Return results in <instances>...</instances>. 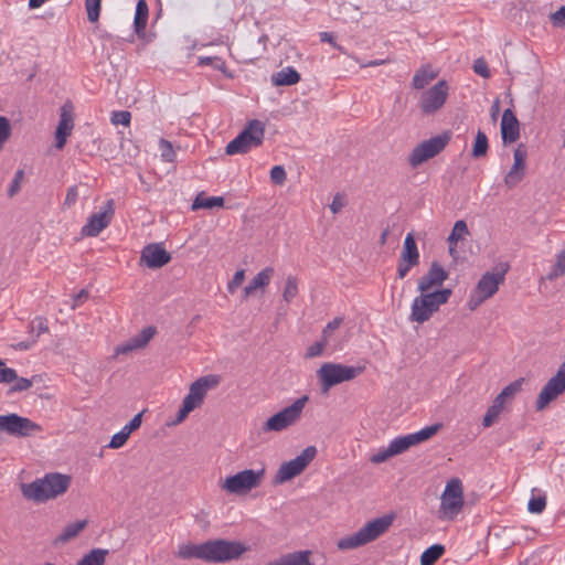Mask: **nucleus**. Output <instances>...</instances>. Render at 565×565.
I'll use <instances>...</instances> for the list:
<instances>
[{"instance_id":"20e7f679","label":"nucleus","mask_w":565,"mask_h":565,"mask_svg":"<svg viewBox=\"0 0 565 565\" xmlns=\"http://www.w3.org/2000/svg\"><path fill=\"white\" fill-rule=\"evenodd\" d=\"M221 377L215 374L201 376L194 381L189 388V393L182 401V405L177 415V422H182L189 413L203 404L204 397L209 390L218 386Z\"/></svg>"},{"instance_id":"0e129e2a","label":"nucleus","mask_w":565,"mask_h":565,"mask_svg":"<svg viewBox=\"0 0 565 565\" xmlns=\"http://www.w3.org/2000/svg\"><path fill=\"white\" fill-rule=\"evenodd\" d=\"M127 440L128 439L126 437H124V434H120L118 431L117 434H115L111 437V439H110L109 444L107 445V447H109L111 449H118V448L122 447L126 444Z\"/></svg>"},{"instance_id":"423d86ee","label":"nucleus","mask_w":565,"mask_h":565,"mask_svg":"<svg viewBox=\"0 0 565 565\" xmlns=\"http://www.w3.org/2000/svg\"><path fill=\"white\" fill-rule=\"evenodd\" d=\"M363 371V366H349L340 363L327 362L317 370V377L322 392L327 393L331 387L355 379Z\"/></svg>"},{"instance_id":"a19ab883","label":"nucleus","mask_w":565,"mask_h":565,"mask_svg":"<svg viewBox=\"0 0 565 565\" xmlns=\"http://www.w3.org/2000/svg\"><path fill=\"white\" fill-rule=\"evenodd\" d=\"M565 274V249L562 250L557 257L553 269L547 274L548 280H554Z\"/></svg>"},{"instance_id":"58836bf2","label":"nucleus","mask_w":565,"mask_h":565,"mask_svg":"<svg viewBox=\"0 0 565 565\" xmlns=\"http://www.w3.org/2000/svg\"><path fill=\"white\" fill-rule=\"evenodd\" d=\"M298 280L295 276H288L286 279L282 298L286 302H291L298 295Z\"/></svg>"},{"instance_id":"4d7b16f0","label":"nucleus","mask_w":565,"mask_h":565,"mask_svg":"<svg viewBox=\"0 0 565 565\" xmlns=\"http://www.w3.org/2000/svg\"><path fill=\"white\" fill-rule=\"evenodd\" d=\"M244 277H245L244 269H239L234 274L232 280H230L227 284V290L230 294H233L236 290V288L242 285Z\"/></svg>"},{"instance_id":"5fc2aeb1","label":"nucleus","mask_w":565,"mask_h":565,"mask_svg":"<svg viewBox=\"0 0 565 565\" xmlns=\"http://www.w3.org/2000/svg\"><path fill=\"white\" fill-rule=\"evenodd\" d=\"M23 177H24V172L23 170H18L14 174V178L11 182V185L8 190V195L10 198H12L13 195H15L19 191H20V188H21V182L23 180Z\"/></svg>"},{"instance_id":"680f3d73","label":"nucleus","mask_w":565,"mask_h":565,"mask_svg":"<svg viewBox=\"0 0 565 565\" xmlns=\"http://www.w3.org/2000/svg\"><path fill=\"white\" fill-rule=\"evenodd\" d=\"M141 0H137L136 3V11H135V19H134V26L137 35L141 34Z\"/></svg>"},{"instance_id":"603ef678","label":"nucleus","mask_w":565,"mask_h":565,"mask_svg":"<svg viewBox=\"0 0 565 565\" xmlns=\"http://www.w3.org/2000/svg\"><path fill=\"white\" fill-rule=\"evenodd\" d=\"M36 330V338L40 337V334L49 332L47 321L43 317H36L31 322V332H34Z\"/></svg>"},{"instance_id":"6e6d98bb","label":"nucleus","mask_w":565,"mask_h":565,"mask_svg":"<svg viewBox=\"0 0 565 565\" xmlns=\"http://www.w3.org/2000/svg\"><path fill=\"white\" fill-rule=\"evenodd\" d=\"M473 71L476 74L482 76L483 78H489L491 75L487 62L481 57L475 61Z\"/></svg>"},{"instance_id":"f704fd0d","label":"nucleus","mask_w":565,"mask_h":565,"mask_svg":"<svg viewBox=\"0 0 565 565\" xmlns=\"http://www.w3.org/2000/svg\"><path fill=\"white\" fill-rule=\"evenodd\" d=\"M488 149H489V142H488L487 135L483 131L478 130L477 135H476L475 143L472 147L471 156L473 158L484 157L488 152Z\"/></svg>"},{"instance_id":"1a4fd4ad","label":"nucleus","mask_w":565,"mask_h":565,"mask_svg":"<svg viewBox=\"0 0 565 565\" xmlns=\"http://www.w3.org/2000/svg\"><path fill=\"white\" fill-rule=\"evenodd\" d=\"M205 561L224 563L241 557L246 552V546L241 542L226 540H213L205 542Z\"/></svg>"},{"instance_id":"e433bc0d","label":"nucleus","mask_w":565,"mask_h":565,"mask_svg":"<svg viewBox=\"0 0 565 565\" xmlns=\"http://www.w3.org/2000/svg\"><path fill=\"white\" fill-rule=\"evenodd\" d=\"M158 148H159L160 158L162 161L169 162V163H173L175 161L177 153L173 149L172 143L169 140H167L164 138H160Z\"/></svg>"},{"instance_id":"3c124183","label":"nucleus","mask_w":565,"mask_h":565,"mask_svg":"<svg viewBox=\"0 0 565 565\" xmlns=\"http://www.w3.org/2000/svg\"><path fill=\"white\" fill-rule=\"evenodd\" d=\"M395 456L391 446L388 445L386 448L380 449L376 454L372 455L371 462L372 463H382L390 459L391 457Z\"/></svg>"},{"instance_id":"49530a36","label":"nucleus","mask_w":565,"mask_h":565,"mask_svg":"<svg viewBox=\"0 0 565 565\" xmlns=\"http://www.w3.org/2000/svg\"><path fill=\"white\" fill-rule=\"evenodd\" d=\"M100 1L102 0H86L85 1L87 18L90 22H96L99 18Z\"/></svg>"},{"instance_id":"9d476101","label":"nucleus","mask_w":565,"mask_h":565,"mask_svg":"<svg viewBox=\"0 0 565 565\" xmlns=\"http://www.w3.org/2000/svg\"><path fill=\"white\" fill-rule=\"evenodd\" d=\"M450 141V132H443L418 143L409 153L408 163L417 168L428 159L439 154Z\"/></svg>"},{"instance_id":"c756f323","label":"nucleus","mask_w":565,"mask_h":565,"mask_svg":"<svg viewBox=\"0 0 565 565\" xmlns=\"http://www.w3.org/2000/svg\"><path fill=\"white\" fill-rule=\"evenodd\" d=\"M223 205L224 199L222 196H205L204 193H200L193 201L191 209L196 211L200 209H213Z\"/></svg>"},{"instance_id":"4c0bfd02","label":"nucleus","mask_w":565,"mask_h":565,"mask_svg":"<svg viewBox=\"0 0 565 565\" xmlns=\"http://www.w3.org/2000/svg\"><path fill=\"white\" fill-rule=\"evenodd\" d=\"M469 234L467 223L463 220H458L454 227L451 233L449 234L447 242L448 243H457L461 239H463Z\"/></svg>"},{"instance_id":"f8f14e48","label":"nucleus","mask_w":565,"mask_h":565,"mask_svg":"<svg viewBox=\"0 0 565 565\" xmlns=\"http://www.w3.org/2000/svg\"><path fill=\"white\" fill-rule=\"evenodd\" d=\"M265 476V469H246L230 476L223 483V489L228 493L241 494L260 486Z\"/></svg>"},{"instance_id":"c03bdc74","label":"nucleus","mask_w":565,"mask_h":565,"mask_svg":"<svg viewBox=\"0 0 565 565\" xmlns=\"http://www.w3.org/2000/svg\"><path fill=\"white\" fill-rule=\"evenodd\" d=\"M546 507V497L545 495H539V497H532L527 503V510L531 513L540 514L544 511Z\"/></svg>"},{"instance_id":"f03ea898","label":"nucleus","mask_w":565,"mask_h":565,"mask_svg":"<svg viewBox=\"0 0 565 565\" xmlns=\"http://www.w3.org/2000/svg\"><path fill=\"white\" fill-rule=\"evenodd\" d=\"M393 521V514H385L367 522L355 533L339 540V550H352L375 541L390 529Z\"/></svg>"},{"instance_id":"774afa93","label":"nucleus","mask_w":565,"mask_h":565,"mask_svg":"<svg viewBox=\"0 0 565 565\" xmlns=\"http://www.w3.org/2000/svg\"><path fill=\"white\" fill-rule=\"evenodd\" d=\"M484 300H487L486 298H483L481 295L479 294H473L469 301H468V307L470 310H475L477 307H479Z\"/></svg>"},{"instance_id":"412c9836","label":"nucleus","mask_w":565,"mask_h":565,"mask_svg":"<svg viewBox=\"0 0 565 565\" xmlns=\"http://www.w3.org/2000/svg\"><path fill=\"white\" fill-rule=\"evenodd\" d=\"M448 279V271L438 263L433 262L428 271L418 280L417 289L419 292H430L435 287H439Z\"/></svg>"},{"instance_id":"bb28decb","label":"nucleus","mask_w":565,"mask_h":565,"mask_svg":"<svg viewBox=\"0 0 565 565\" xmlns=\"http://www.w3.org/2000/svg\"><path fill=\"white\" fill-rule=\"evenodd\" d=\"M399 257L408 264H419L420 255L413 233L406 235Z\"/></svg>"},{"instance_id":"de8ad7c7","label":"nucleus","mask_w":565,"mask_h":565,"mask_svg":"<svg viewBox=\"0 0 565 565\" xmlns=\"http://www.w3.org/2000/svg\"><path fill=\"white\" fill-rule=\"evenodd\" d=\"M200 65H210L215 70L225 72L226 65L225 62L218 56H201L199 57Z\"/></svg>"},{"instance_id":"5701e85b","label":"nucleus","mask_w":565,"mask_h":565,"mask_svg":"<svg viewBox=\"0 0 565 565\" xmlns=\"http://www.w3.org/2000/svg\"><path fill=\"white\" fill-rule=\"evenodd\" d=\"M501 137L504 143L515 142L520 138V124L510 108H507L502 115Z\"/></svg>"},{"instance_id":"393cba45","label":"nucleus","mask_w":565,"mask_h":565,"mask_svg":"<svg viewBox=\"0 0 565 565\" xmlns=\"http://www.w3.org/2000/svg\"><path fill=\"white\" fill-rule=\"evenodd\" d=\"M87 525L86 520L76 521L67 524L64 530L54 539V545H63L71 540L75 539L81 531H83Z\"/></svg>"},{"instance_id":"7ed1b4c3","label":"nucleus","mask_w":565,"mask_h":565,"mask_svg":"<svg viewBox=\"0 0 565 565\" xmlns=\"http://www.w3.org/2000/svg\"><path fill=\"white\" fill-rule=\"evenodd\" d=\"M452 290L444 288L431 292H420L415 297L411 307L409 320L412 322L424 323L439 310L441 305L448 302Z\"/></svg>"},{"instance_id":"f257e3e1","label":"nucleus","mask_w":565,"mask_h":565,"mask_svg":"<svg viewBox=\"0 0 565 565\" xmlns=\"http://www.w3.org/2000/svg\"><path fill=\"white\" fill-rule=\"evenodd\" d=\"M71 484V477L57 472L46 473L43 478L21 484V492L28 500L45 502L65 493Z\"/></svg>"},{"instance_id":"e2e57ef3","label":"nucleus","mask_w":565,"mask_h":565,"mask_svg":"<svg viewBox=\"0 0 565 565\" xmlns=\"http://www.w3.org/2000/svg\"><path fill=\"white\" fill-rule=\"evenodd\" d=\"M14 381H15V384L12 387V391H14V392L26 391L32 386V381L29 379H25V377L17 376V380H14Z\"/></svg>"},{"instance_id":"69168bd1","label":"nucleus","mask_w":565,"mask_h":565,"mask_svg":"<svg viewBox=\"0 0 565 565\" xmlns=\"http://www.w3.org/2000/svg\"><path fill=\"white\" fill-rule=\"evenodd\" d=\"M550 18L553 25H562L565 20V6H562L557 11L552 13Z\"/></svg>"},{"instance_id":"9b49d317","label":"nucleus","mask_w":565,"mask_h":565,"mask_svg":"<svg viewBox=\"0 0 565 565\" xmlns=\"http://www.w3.org/2000/svg\"><path fill=\"white\" fill-rule=\"evenodd\" d=\"M316 455L317 448L308 446L295 459L281 463L274 477V483L281 484L299 476L315 459Z\"/></svg>"},{"instance_id":"f3484780","label":"nucleus","mask_w":565,"mask_h":565,"mask_svg":"<svg viewBox=\"0 0 565 565\" xmlns=\"http://www.w3.org/2000/svg\"><path fill=\"white\" fill-rule=\"evenodd\" d=\"M115 215V202L113 199L106 203L96 213H93L87 223L82 227V235L86 237H95L99 235L111 222Z\"/></svg>"},{"instance_id":"8fccbe9b","label":"nucleus","mask_w":565,"mask_h":565,"mask_svg":"<svg viewBox=\"0 0 565 565\" xmlns=\"http://www.w3.org/2000/svg\"><path fill=\"white\" fill-rule=\"evenodd\" d=\"M287 179L285 168L282 166H274L270 170V180L276 185H282Z\"/></svg>"},{"instance_id":"473e14b6","label":"nucleus","mask_w":565,"mask_h":565,"mask_svg":"<svg viewBox=\"0 0 565 565\" xmlns=\"http://www.w3.org/2000/svg\"><path fill=\"white\" fill-rule=\"evenodd\" d=\"M440 427H441V424H435V425L426 426L416 433L408 434L413 446H416V445L431 438L435 434H437V431L440 429Z\"/></svg>"},{"instance_id":"4468645a","label":"nucleus","mask_w":565,"mask_h":565,"mask_svg":"<svg viewBox=\"0 0 565 565\" xmlns=\"http://www.w3.org/2000/svg\"><path fill=\"white\" fill-rule=\"evenodd\" d=\"M509 269V263L501 262L494 266L492 271L484 273L476 286V294L486 299L492 297L498 291L499 286L504 282Z\"/></svg>"},{"instance_id":"37998d69","label":"nucleus","mask_w":565,"mask_h":565,"mask_svg":"<svg viewBox=\"0 0 565 565\" xmlns=\"http://www.w3.org/2000/svg\"><path fill=\"white\" fill-rule=\"evenodd\" d=\"M11 134L12 128L10 120L4 116H0V151L2 150L4 143L10 139Z\"/></svg>"},{"instance_id":"7c9ffc66","label":"nucleus","mask_w":565,"mask_h":565,"mask_svg":"<svg viewBox=\"0 0 565 565\" xmlns=\"http://www.w3.org/2000/svg\"><path fill=\"white\" fill-rule=\"evenodd\" d=\"M445 553V546L434 544L426 548L420 556V565H434Z\"/></svg>"},{"instance_id":"4be33fe9","label":"nucleus","mask_w":565,"mask_h":565,"mask_svg":"<svg viewBox=\"0 0 565 565\" xmlns=\"http://www.w3.org/2000/svg\"><path fill=\"white\" fill-rule=\"evenodd\" d=\"M143 264L152 269L161 268L171 260V254L161 243H151L143 247Z\"/></svg>"},{"instance_id":"6ab92c4d","label":"nucleus","mask_w":565,"mask_h":565,"mask_svg":"<svg viewBox=\"0 0 565 565\" xmlns=\"http://www.w3.org/2000/svg\"><path fill=\"white\" fill-rule=\"evenodd\" d=\"M74 128V106L65 102L60 108V120L55 130V148L61 150L65 147L67 137Z\"/></svg>"},{"instance_id":"338daca9","label":"nucleus","mask_w":565,"mask_h":565,"mask_svg":"<svg viewBox=\"0 0 565 565\" xmlns=\"http://www.w3.org/2000/svg\"><path fill=\"white\" fill-rule=\"evenodd\" d=\"M345 202H344V199L341 194H335L331 204H330V210L332 211V213L337 214L339 213L343 206H344Z\"/></svg>"},{"instance_id":"aec40b11","label":"nucleus","mask_w":565,"mask_h":565,"mask_svg":"<svg viewBox=\"0 0 565 565\" xmlns=\"http://www.w3.org/2000/svg\"><path fill=\"white\" fill-rule=\"evenodd\" d=\"M527 151L523 145H519L513 152V164L504 175V184L508 189H514L525 177Z\"/></svg>"},{"instance_id":"2eb2a0df","label":"nucleus","mask_w":565,"mask_h":565,"mask_svg":"<svg viewBox=\"0 0 565 565\" xmlns=\"http://www.w3.org/2000/svg\"><path fill=\"white\" fill-rule=\"evenodd\" d=\"M565 392V362L562 363L556 374L551 377L547 383L543 386L540 392L536 402L535 409L541 412L547 407V405L555 401L561 394Z\"/></svg>"},{"instance_id":"0eeeda50","label":"nucleus","mask_w":565,"mask_h":565,"mask_svg":"<svg viewBox=\"0 0 565 565\" xmlns=\"http://www.w3.org/2000/svg\"><path fill=\"white\" fill-rule=\"evenodd\" d=\"M309 397L303 395L297 398L291 405L282 408L271 417H269L262 427L264 433L282 431L289 426L296 424L302 415Z\"/></svg>"},{"instance_id":"6e6552de","label":"nucleus","mask_w":565,"mask_h":565,"mask_svg":"<svg viewBox=\"0 0 565 565\" xmlns=\"http://www.w3.org/2000/svg\"><path fill=\"white\" fill-rule=\"evenodd\" d=\"M463 490L459 479H451L440 497L439 515L440 520H454L463 508Z\"/></svg>"},{"instance_id":"a18cd8bd","label":"nucleus","mask_w":565,"mask_h":565,"mask_svg":"<svg viewBox=\"0 0 565 565\" xmlns=\"http://www.w3.org/2000/svg\"><path fill=\"white\" fill-rule=\"evenodd\" d=\"M327 345H329V343H327L324 340H322L320 338V340L316 341L313 344L308 347V349L306 351V354H305V358L306 359H313V358L322 355V353H323V351H324Z\"/></svg>"},{"instance_id":"bf43d9fd","label":"nucleus","mask_w":565,"mask_h":565,"mask_svg":"<svg viewBox=\"0 0 565 565\" xmlns=\"http://www.w3.org/2000/svg\"><path fill=\"white\" fill-rule=\"evenodd\" d=\"M417 264H408L407 262L403 260L401 257L398 258V263H397V278L398 279H403L406 277V275L408 274V271L413 268V267H416Z\"/></svg>"},{"instance_id":"09e8293b","label":"nucleus","mask_w":565,"mask_h":565,"mask_svg":"<svg viewBox=\"0 0 565 565\" xmlns=\"http://www.w3.org/2000/svg\"><path fill=\"white\" fill-rule=\"evenodd\" d=\"M140 426H141V412L137 413L134 416V418L121 428V430L119 433L124 434V437H126L128 439L129 436L131 435V433L137 430Z\"/></svg>"},{"instance_id":"b1692460","label":"nucleus","mask_w":565,"mask_h":565,"mask_svg":"<svg viewBox=\"0 0 565 565\" xmlns=\"http://www.w3.org/2000/svg\"><path fill=\"white\" fill-rule=\"evenodd\" d=\"M274 268L273 267H265L263 270H260L244 288L243 291V299H247L249 296H252L258 288H265L269 285L270 279L274 275Z\"/></svg>"},{"instance_id":"ddd939ff","label":"nucleus","mask_w":565,"mask_h":565,"mask_svg":"<svg viewBox=\"0 0 565 565\" xmlns=\"http://www.w3.org/2000/svg\"><path fill=\"white\" fill-rule=\"evenodd\" d=\"M0 430L15 437H29L42 431L35 422L18 414L0 415Z\"/></svg>"},{"instance_id":"2f4dec72","label":"nucleus","mask_w":565,"mask_h":565,"mask_svg":"<svg viewBox=\"0 0 565 565\" xmlns=\"http://www.w3.org/2000/svg\"><path fill=\"white\" fill-rule=\"evenodd\" d=\"M436 77V73L431 71L429 67H423L418 70L413 76L412 85L416 89H423L427 86L434 78Z\"/></svg>"},{"instance_id":"39448f33","label":"nucleus","mask_w":565,"mask_h":565,"mask_svg":"<svg viewBox=\"0 0 565 565\" xmlns=\"http://www.w3.org/2000/svg\"><path fill=\"white\" fill-rule=\"evenodd\" d=\"M265 126L257 119L249 120L247 126L227 143L225 148L226 154L247 153L253 148H257L263 143Z\"/></svg>"},{"instance_id":"052dcab7","label":"nucleus","mask_w":565,"mask_h":565,"mask_svg":"<svg viewBox=\"0 0 565 565\" xmlns=\"http://www.w3.org/2000/svg\"><path fill=\"white\" fill-rule=\"evenodd\" d=\"M17 380V372L10 367L0 369V383H11Z\"/></svg>"},{"instance_id":"13d9d810","label":"nucleus","mask_w":565,"mask_h":565,"mask_svg":"<svg viewBox=\"0 0 565 565\" xmlns=\"http://www.w3.org/2000/svg\"><path fill=\"white\" fill-rule=\"evenodd\" d=\"M77 199H78L77 185H72L67 189L63 205L66 207H71L77 202Z\"/></svg>"},{"instance_id":"c9c22d12","label":"nucleus","mask_w":565,"mask_h":565,"mask_svg":"<svg viewBox=\"0 0 565 565\" xmlns=\"http://www.w3.org/2000/svg\"><path fill=\"white\" fill-rule=\"evenodd\" d=\"M140 348H141V333L136 334L132 339H130L126 343L116 347L115 351H114V358H117L119 355L129 354Z\"/></svg>"},{"instance_id":"cd10ccee","label":"nucleus","mask_w":565,"mask_h":565,"mask_svg":"<svg viewBox=\"0 0 565 565\" xmlns=\"http://www.w3.org/2000/svg\"><path fill=\"white\" fill-rule=\"evenodd\" d=\"M311 551H299L288 553L281 556L276 564L277 565H313L310 562Z\"/></svg>"},{"instance_id":"ea45409f","label":"nucleus","mask_w":565,"mask_h":565,"mask_svg":"<svg viewBox=\"0 0 565 565\" xmlns=\"http://www.w3.org/2000/svg\"><path fill=\"white\" fill-rule=\"evenodd\" d=\"M390 446L394 452V455L403 454L404 451L408 450L411 447H413L412 440L409 438V435L399 436L394 438Z\"/></svg>"},{"instance_id":"79ce46f5","label":"nucleus","mask_w":565,"mask_h":565,"mask_svg":"<svg viewBox=\"0 0 565 565\" xmlns=\"http://www.w3.org/2000/svg\"><path fill=\"white\" fill-rule=\"evenodd\" d=\"M342 323V317H337L332 321L328 322L327 326L322 329L321 339L324 340L327 343H330L331 337L333 335L334 331L339 329Z\"/></svg>"},{"instance_id":"dca6fc26","label":"nucleus","mask_w":565,"mask_h":565,"mask_svg":"<svg viewBox=\"0 0 565 565\" xmlns=\"http://www.w3.org/2000/svg\"><path fill=\"white\" fill-rule=\"evenodd\" d=\"M448 84L441 79L429 89L423 92L419 100V108L424 115H433L446 103L448 97Z\"/></svg>"},{"instance_id":"c85d7f7f","label":"nucleus","mask_w":565,"mask_h":565,"mask_svg":"<svg viewBox=\"0 0 565 565\" xmlns=\"http://www.w3.org/2000/svg\"><path fill=\"white\" fill-rule=\"evenodd\" d=\"M205 543L184 544L179 547L178 556L184 559L198 558L205 561Z\"/></svg>"},{"instance_id":"a211bd4d","label":"nucleus","mask_w":565,"mask_h":565,"mask_svg":"<svg viewBox=\"0 0 565 565\" xmlns=\"http://www.w3.org/2000/svg\"><path fill=\"white\" fill-rule=\"evenodd\" d=\"M524 380L518 379L507 385L500 394L497 395V397L493 399L491 406L487 409L483 419H482V426L483 427H490L495 419L499 417L500 413L502 412L505 401L509 398H513L516 393H519L522 390Z\"/></svg>"},{"instance_id":"a878e982","label":"nucleus","mask_w":565,"mask_h":565,"mask_svg":"<svg viewBox=\"0 0 565 565\" xmlns=\"http://www.w3.org/2000/svg\"><path fill=\"white\" fill-rule=\"evenodd\" d=\"M300 81V74L294 67H285L271 75L274 86H291Z\"/></svg>"},{"instance_id":"72a5a7b5","label":"nucleus","mask_w":565,"mask_h":565,"mask_svg":"<svg viewBox=\"0 0 565 565\" xmlns=\"http://www.w3.org/2000/svg\"><path fill=\"white\" fill-rule=\"evenodd\" d=\"M107 550L95 548L84 555V557L76 565H104Z\"/></svg>"},{"instance_id":"864d4df0","label":"nucleus","mask_w":565,"mask_h":565,"mask_svg":"<svg viewBox=\"0 0 565 565\" xmlns=\"http://www.w3.org/2000/svg\"><path fill=\"white\" fill-rule=\"evenodd\" d=\"M131 119V114L127 110L113 111L111 122L114 125H128Z\"/></svg>"}]
</instances>
